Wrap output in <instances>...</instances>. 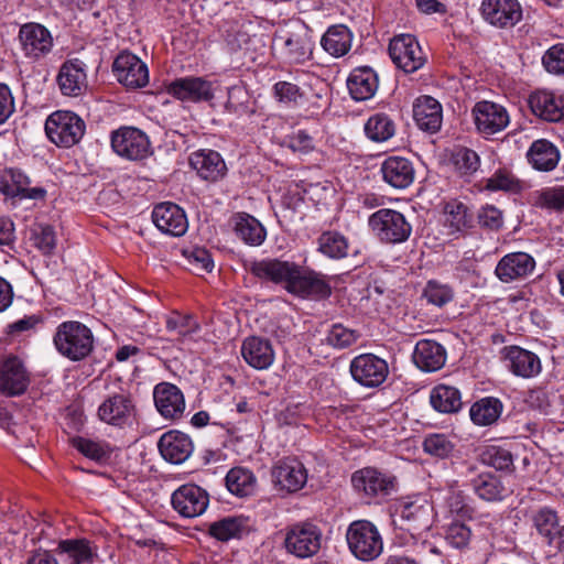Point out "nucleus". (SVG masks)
Here are the masks:
<instances>
[{
  "mask_svg": "<svg viewBox=\"0 0 564 564\" xmlns=\"http://www.w3.org/2000/svg\"><path fill=\"white\" fill-rule=\"evenodd\" d=\"M72 445L82 455L98 464L107 463L112 453V448L106 441L86 436H76L72 438Z\"/></svg>",
  "mask_w": 564,
  "mask_h": 564,
  "instance_id": "40",
  "label": "nucleus"
},
{
  "mask_svg": "<svg viewBox=\"0 0 564 564\" xmlns=\"http://www.w3.org/2000/svg\"><path fill=\"white\" fill-rule=\"evenodd\" d=\"M350 552L361 561H372L383 551V540L378 528L368 520L351 522L346 531Z\"/></svg>",
  "mask_w": 564,
  "mask_h": 564,
  "instance_id": "2",
  "label": "nucleus"
},
{
  "mask_svg": "<svg viewBox=\"0 0 564 564\" xmlns=\"http://www.w3.org/2000/svg\"><path fill=\"white\" fill-rule=\"evenodd\" d=\"M45 132L56 145L69 148L78 143L83 138L85 122L75 112L59 109L47 118Z\"/></svg>",
  "mask_w": 564,
  "mask_h": 564,
  "instance_id": "4",
  "label": "nucleus"
},
{
  "mask_svg": "<svg viewBox=\"0 0 564 564\" xmlns=\"http://www.w3.org/2000/svg\"><path fill=\"white\" fill-rule=\"evenodd\" d=\"M57 351L73 361L86 358L93 350L91 330L80 322L67 321L59 324L53 338Z\"/></svg>",
  "mask_w": 564,
  "mask_h": 564,
  "instance_id": "1",
  "label": "nucleus"
},
{
  "mask_svg": "<svg viewBox=\"0 0 564 564\" xmlns=\"http://www.w3.org/2000/svg\"><path fill=\"white\" fill-rule=\"evenodd\" d=\"M30 383V375L23 361L17 356H7L0 362V392L7 397L24 393Z\"/></svg>",
  "mask_w": 564,
  "mask_h": 564,
  "instance_id": "14",
  "label": "nucleus"
},
{
  "mask_svg": "<svg viewBox=\"0 0 564 564\" xmlns=\"http://www.w3.org/2000/svg\"><path fill=\"white\" fill-rule=\"evenodd\" d=\"M158 448L164 460L180 465L192 456L194 442L189 435L177 430H171L161 435Z\"/></svg>",
  "mask_w": 564,
  "mask_h": 564,
  "instance_id": "17",
  "label": "nucleus"
},
{
  "mask_svg": "<svg viewBox=\"0 0 564 564\" xmlns=\"http://www.w3.org/2000/svg\"><path fill=\"white\" fill-rule=\"evenodd\" d=\"M275 485L288 492L300 490L307 481V471L304 465L295 458L280 460L272 470Z\"/></svg>",
  "mask_w": 564,
  "mask_h": 564,
  "instance_id": "24",
  "label": "nucleus"
},
{
  "mask_svg": "<svg viewBox=\"0 0 564 564\" xmlns=\"http://www.w3.org/2000/svg\"><path fill=\"white\" fill-rule=\"evenodd\" d=\"M368 225L375 236L383 243L398 245L405 242L411 234L412 226L405 216L390 208H381L370 215Z\"/></svg>",
  "mask_w": 564,
  "mask_h": 564,
  "instance_id": "3",
  "label": "nucleus"
},
{
  "mask_svg": "<svg viewBox=\"0 0 564 564\" xmlns=\"http://www.w3.org/2000/svg\"><path fill=\"white\" fill-rule=\"evenodd\" d=\"M365 132L372 141L383 142L393 137L394 123L387 115L378 113L368 119Z\"/></svg>",
  "mask_w": 564,
  "mask_h": 564,
  "instance_id": "50",
  "label": "nucleus"
},
{
  "mask_svg": "<svg viewBox=\"0 0 564 564\" xmlns=\"http://www.w3.org/2000/svg\"><path fill=\"white\" fill-rule=\"evenodd\" d=\"M477 130L486 135L503 130L510 122L506 108H473Z\"/></svg>",
  "mask_w": 564,
  "mask_h": 564,
  "instance_id": "35",
  "label": "nucleus"
},
{
  "mask_svg": "<svg viewBox=\"0 0 564 564\" xmlns=\"http://www.w3.org/2000/svg\"><path fill=\"white\" fill-rule=\"evenodd\" d=\"M383 181L397 189L408 188L414 181L415 170L413 163L402 156H389L381 163Z\"/></svg>",
  "mask_w": 564,
  "mask_h": 564,
  "instance_id": "25",
  "label": "nucleus"
},
{
  "mask_svg": "<svg viewBox=\"0 0 564 564\" xmlns=\"http://www.w3.org/2000/svg\"><path fill=\"white\" fill-rule=\"evenodd\" d=\"M560 150L546 139L533 141L527 152L528 162L540 172L553 171L560 162Z\"/></svg>",
  "mask_w": 564,
  "mask_h": 564,
  "instance_id": "31",
  "label": "nucleus"
},
{
  "mask_svg": "<svg viewBox=\"0 0 564 564\" xmlns=\"http://www.w3.org/2000/svg\"><path fill=\"white\" fill-rule=\"evenodd\" d=\"M474 492L485 501H500L506 495L501 480L491 473H482L471 479Z\"/></svg>",
  "mask_w": 564,
  "mask_h": 564,
  "instance_id": "41",
  "label": "nucleus"
},
{
  "mask_svg": "<svg viewBox=\"0 0 564 564\" xmlns=\"http://www.w3.org/2000/svg\"><path fill=\"white\" fill-rule=\"evenodd\" d=\"M274 96L282 104H299L304 101V91L290 82H278L273 86Z\"/></svg>",
  "mask_w": 564,
  "mask_h": 564,
  "instance_id": "60",
  "label": "nucleus"
},
{
  "mask_svg": "<svg viewBox=\"0 0 564 564\" xmlns=\"http://www.w3.org/2000/svg\"><path fill=\"white\" fill-rule=\"evenodd\" d=\"M423 295L429 303L442 307L452 301L453 291L445 284H441L436 281H429L424 289Z\"/></svg>",
  "mask_w": 564,
  "mask_h": 564,
  "instance_id": "59",
  "label": "nucleus"
},
{
  "mask_svg": "<svg viewBox=\"0 0 564 564\" xmlns=\"http://www.w3.org/2000/svg\"><path fill=\"white\" fill-rule=\"evenodd\" d=\"M31 240L43 254H51L56 246V236L52 226L39 224L31 230Z\"/></svg>",
  "mask_w": 564,
  "mask_h": 564,
  "instance_id": "54",
  "label": "nucleus"
},
{
  "mask_svg": "<svg viewBox=\"0 0 564 564\" xmlns=\"http://www.w3.org/2000/svg\"><path fill=\"white\" fill-rule=\"evenodd\" d=\"M188 263L196 271L212 272L214 261L208 250L205 248H194L185 252Z\"/></svg>",
  "mask_w": 564,
  "mask_h": 564,
  "instance_id": "63",
  "label": "nucleus"
},
{
  "mask_svg": "<svg viewBox=\"0 0 564 564\" xmlns=\"http://www.w3.org/2000/svg\"><path fill=\"white\" fill-rule=\"evenodd\" d=\"M208 531L219 541L238 539L247 531V520L242 517H227L213 522Z\"/></svg>",
  "mask_w": 564,
  "mask_h": 564,
  "instance_id": "45",
  "label": "nucleus"
},
{
  "mask_svg": "<svg viewBox=\"0 0 564 564\" xmlns=\"http://www.w3.org/2000/svg\"><path fill=\"white\" fill-rule=\"evenodd\" d=\"M217 86L204 77L187 76L173 80L167 86V93L181 101L209 102Z\"/></svg>",
  "mask_w": 564,
  "mask_h": 564,
  "instance_id": "12",
  "label": "nucleus"
},
{
  "mask_svg": "<svg viewBox=\"0 0 564 564\" xmlns=\"http://www.w3.org/2000/svg\"><path fill=\"white\" fill-rule=\"evenodd\" d=\"M485 189L490 192L519 193L522 189L520 180L507 169H498L485 181Z\"/></svg>",
  "mask_w": 564,
  "mask_h": 564,
  "instance_id": "49",
  "label": "nucleus"
},
{
  "mask_svg": "<svg viewBox=\"0 0 564 564\" xmlns=\"http://www.w3.org/2000/svg\"><path fill=\"white\" fill-rule=\"evenodd\" d=\"M293 264L294 262L281 261L279 259H262L251 262L249 271L262 281L274 284L283 283L285 286L289 283Z\"/></svg>",
  "mask_w": 564,
  "mask_h": 564,
  "instance_id": "29",
  "label": "nucleus"
},
{
  "mask_svg": "<svg viewBox=\"0 0 564 564\" xmlns=\"http://www.w3.org/2000/svg\"><path fill=\"white\" fill-rule=\"evenodd\" d=\"M539 203L542 207L555 210L564 209V186L544 189L539 196Z\"/></svg>",
  "mask_w": 564,
  "mask_h": 564,
  "instance_id": "64",
  "label": "nucleus"
},
{
  "mask_svg": "<svg viewBox=\"0 0 564 564\" xmlns=\"http://www.w3.org/2000/svg\"><path fill=\"white\" fill-rule=\"evenodd\" d=\"M189 165L206 181L215 182L226 172V164L220 154L213 150H199L189 156Z\"/></svg>",
  "mask_w": 564,
  "mask_h": 564,
  "instance_id": "30",
  "label": "nucleus"
},
{
  "mask_svg": "<svg viewBox=\"0 0 564 564\" xmlns=\"http://www.w3.org/2000/svg\"><path fill=\"white\" fill-rule=\"evenodd\" d=\"M542 64L550 74L564 76V43L551 46L544 53Z\"/></svg>",
  "mask_w": 564,
  "mask_h": 564,
  "instance_id": "58",
  "label": "nucleus"
},
{
  "mask_svg": "<svg viewBox=\"0 0 564 564\" xmlns=\"http://www.w3.org/2000/svg\"><path fill=\"white\" fill-rule=\"evenodd\" d=\"M503 361L510 372L524 379L534 378L542 370L539 356L519 346L505 347Z\"/></svg>",
  "mask_w": 564,
  "mask_h": 564,
  "instance_id": "21",
  "label": "nucleus"
},
{
  "mask_svg": "<svg viewBox=\"0 0 564 564\" xmlns=\"http://www.w3.org/2000/svg\"><path fill=\"white\" fill-rule=\"evenodd\" d=\"M393 523L410 535H422L432 527L433 508L425 499L402 502L395 509Z\"/></svg>",
  "mask_w": 564,
  "mask_h": 564,
  "instance_id": "6",
  "label": "nucleus"
},
{
  "mask_svg": "<svg viewBox=\"0 0 564 564\" xmlns=\"http://www.w3.org/2000/svg\"><path fill=\"white\" fill-rule=\"evenodd\" d=\"M480 12L485 21L501 29L514 26L522 19L518 0H482Z\"/></svg>",
  "mask_w": 564,
  "mask_h": 564,
  "instance_id": "16",
  "label": "nucleus"
},
{
  "mask_svg": "<svg viewBox=\"0 0 564 564\" xmlns=\"http://www.w3.org/2000/svg\"><path fill=\"white\" fill-rule=\"evenodd\" d=\"M358 334L350 328L345 327L341 324H334L327 335L326 343L337 349H344L356 343Z\"/></svg>",
  "mask_w": 564,
  "mask_h": 564,
  "instance_id": "55",
  "label": "nucleus"
},
{
  "mask_svg": "<svg viewBox=\"0 0 564 564\" xmlns=\"http://www.w3.org/2000/svg\"><path fill=\"white\" fill-rule=\"evenodd\" d=\"M451 161L456 172L462 176H470L480 167V158L478 153L466 147H455Z\"/></svg>",
  "mask_w": 564,
  "mask_h": 564,
  "instance_id": "47",
  "label": "nucleus"
},
{
  "mask_svg": "<svg viewBox=\"0 0 564 564\" xmlns=\"http://www.w3.org/2000/svg\"><path fill=\"white\" fill-rule=\"evenodd\" d=\"M413 361L422 371L434 372L445 365L446 350L435 340L421 339L415 345Z\"/></svg>",
  "mask_w": 564,
  "mask_h": 564,
  "instance_id": "27",
  "label": "nucleus"
},
{
  "mask_svg": "<svg viewBox=\"0 0 564 564\" xmlns=\"http://www.w3.org/2000/svg\"><path fill=\"white\" fill-rule=\"evenodd\" d=\"M351 484L356 491L369 498L387 496L393 489V478L372 467L355 471L351 476Z\"/></svg>",
  "mask_w": 564,
  "mask_h": 564,
  "instance_id": "20",
  "label": "nucleus"
},
{
  "mask_svg": "<svg viewBox=\"0 0 564 564\" xmlns=\"http://www.w3.org/2000/svg\"><path fill=\"white\" fill-rule=\"evenodd\" d=\"M155 408L167 420L182 417L185 411V400L182 391L172 383H159L153 391Z\"/></svg>",
  "mask_w": 564,
  "mask_h": 564,
  "instance_id": "23",
  "label": "nucleus"
},
{
  "mask_svg": "<svg viewBox=\"0 0 564 564\" xmlns=\"http://www.w3.org/2000/svg\"><path fill=\"white\" fill-rule=\"evenodd\" d=\"M112 72L117 80L128 88H141L149 83L147 64L128 52H122L116 57Z\"/></svg>",
  "mask_w": 564,
  "mask_h": 564,
  "instance_id": "13",
  "label": "nucleus"
},
{
  "mask_svg": "<svg viewBox=\"0 0 564 564\" xmlns=\"http://www.w3.org/2000/svg\"><path fill=\"white\" fill-rule=\"evenodd\" d=\"M443 108H413V118L417 128L427 133L437 132L443 122Z\"/></svg>",
  "mask_w": 564,
  "mask_h": 564,
  "instance_id": "52",
  "label": "nucleus"
},
{
  "mask_svg": "<svg viewBox=\"0 0 564 564\" xmlns=\"http://www.w3.org/2000/svg\"><path fill=\"white\" fill-rule=\"evenodd\" d=\"M176 512L184 518H195L203 514L209 503V496L199 486L187 484L177 488L171 498Z\"/></svg>",
  "mask_w": 564,
  "mask_h": 564,
  "instance_id": "15",
  "label": "nucleus"
},
{
  "mask_svg": "<svg viewBox=\"0 0 564 564\" xmlns=\"http://www.w3.org/2000/svg\"><path fill=\"white\" fill-rule=\"evenodd\" d=\"M502 411V403L496 398H484L475 402L469 411L471 421L481 426L495 423Z\"/></svg>",
  "mask_w": 564,
  "mask_h": 564,
  "instance_id": "44",
  "label": "nucleus"
},
{
  "mask_svg": "<svg viewBox=\"0 0 564 564\" xmlns=\"http://www.w3.org/2000/svg\"><path fill=\"white\" fill-rule=\"evenodd\" d=\"M285 290L303 299H326L332 293V288L324 275L313 270L304 269L296 263L293 264Z\"/></svg>",
  "mask_w": 564,
  "mask_h": 564,
  "instance_id": "7",
  "label": "nucleus"
},
{
  "mask_svg": "<svg viewBox=\"0 0 564 564\" xmlns=\"http://www.w3.org/2000/svg\"><path fill=\"white\" fill-rule=\"evenodd\" d=\"M99 419L110 425L123 427L132 424L135 404L129 392L121 391L106 398L98 408Z\"/></svg>",
  "mask_w": 564,
  "mask_h": 564,
  "instance_id": "10",
  "label": "nucleus"
},
{
  "mask_svg": "<svg viewBox=\"0 0 564 564\" xmlns=\"http://www.w3.org/2000/svg\"><path fill=\"white\" fill-rule=\"evenodd\" d=\"M535 269V260L527 252H512L503 256L496 269L495 274L503 283L525 279Z\"/></svg>",
  "mask_w": 564,
  "mask_h": 564,
  "instance_id": "22",
  "label": "nucleus"
},
{
  "mask_svg": "<svg viewBox=\"0 0 564 564\" xmlns=\"http://www.w3.org/2000/svg\"><path fill=\"white\" fill-rule=\"evenodd\" d=\"M288 57L294 63H302L312 55L313 43L306 28L300 26L290 32L284 40Z\"/></svg>",
  "mask_w": 564,
  "mask_h": 564,
  "instance_id": "38",
  "label": "nucleus"
},
{
  "mask_svg": "<svg viewBox=\"0 0 564 564\" xmlns=\"http://www.w3.org/2000/svg\"><path fill=\"white\" fill-rule=\"evenodd\" d=\"M349 370L354 380L367 388L381 386L389 373L387 361L373 354H361L355 357Z\"/></svg>",
  "mask_w": 564,
  "mask_h": 564,
  "instance_id": "9",
  "label": "nucleus"
},
{
  "mask_svg": "<svg viewBox=\"0 0 564 564\" xmlns=\"http://www.w3.org/2000/svg\"><path fill=\"white\" fill-rule=\"evenodd\" d=\"M478 224L481 228L498 231L503 226V214L494 205L481 207L477 214Z\"/></svg>",
  "mask_w": 564,
  "mask_h": 564,
  "instance_id": "61",
  "label": "nucleus"
},
{
  "mask_svg": "<svg viewBox=\"0 0 564 564\" xmlns=\"http://www.w3.org/2000/svg\"><path fill=\"white\" fill-rule=\"evenodd\" d=\"M231 221L236 236L246 245H262L267 237V232L258 219L249 214L238 213L232 217Z\"/></svg>",
  "mask_w": 564,
  "mask_h": 564,
  "instance_id": "36",
  "label": "nucleus"
},
{
  "mask_svg": "<svg viewBox=\"0 0 564 564\" xmlns=\"http://www.w3.org/2000/svg\"><path fill=\"white\" fill-rule=\"evenodd\" d=\"M445 224L451 228V232L463 231L470 227L471 216L468 208L460 202L453 200L445 205Z\"/></svg>",
  "mask_w": 564,
  "mask_h": 564,
  "instance_id": "48",
  "label": "nucleus"
},
{
  "mask_svg": "<svg viewBox=\"0 0 564 564\" xmlns=\"http://www.w3.org/2000/svg\"><path fill=\"white\" fill-rule=\"evenodd\" d=\"M152 220L160 231L173 237L183 236L188 228L185 212L178 205L170 202L154 207Z\"/></svg>",
  "mask_w": 564,
  "mask_h": 564,
  "instance_id": "18",
  "label": "nucleus"
},
{
  "mask_svg": "<svg viewBox=\"0 0 564 564\" xmlns=\"http://www.w3.org/2000/svg\"><path fill=\"white\" fill-rule=\"evenodd\" d=\"M31 181L20 170L10 169L2 177L1 188L7 196H19L20 198H29L42 200L46 196V189L41 186L30 187Z\"/></svg>",
  "mask_w": 564,
  "mask_h": 564,
  "instance_id": "26",
  "label": "nucleus"
},
{
  "mask_svg": "<svg viewBox=\"0 0 564 564\" xmlns=\"http://www.w3.org/2000/svg\"><path fill=\"white\" fill-rule=\"evenodd\" d=\"M318 251L330 259H343L348 253V240L338 231H325L318 239Z\"/></svg>",
  "mask_w": 564,
  "mask_h": 564,
  "instance_id": "46",
  "label": "nucleus"
},
{
  "mask_svg": "<svg viewBox=\"0 0 564 564\" xmlns=\"http://www.w3.org/2000/svg\"><path fill=\"white\" fill-rule=\"evenodd\" d=\"M166 328L177 332L181 337H187L196 333L199 325L191 315H177L166 321Z\"/></svg>",
  "mask_w": 564,
  "mask_h": 564,
  "instance_id": "62",
  "label": "nucleus"
},
{
  "mask_svg": "<svg viewBox=\"0 0 564 564\" xmlns=\"http://www.w3.org/2000/svg\"><path fill=\"white\" fill-rule=\"evenodd\" d=\"M531 521L538 534L544 540L547 545L553 541V536L561 527L558 523L557 512L550 507H541L532 512Z\"/></svg>",
  "mask_w": 564,
  "mask_h": 564,
  "instance_id": "43",
  "label": "nucleus"
},
{
  "mask_svg": "<svg viewBox=\"0 0 564 564\" xmlns=\"http://www.w3.org/2000/svg\"><path fill=\"white\" fill-rule=\"evenodd\" d=\"M481 459L488 466L494 467L497 470L511 471L513 468V457L510 451L499 447L489 446L481 455Z\"/></svg>",
  "mask_w": 564,
  "mask_h": 564,
  "instance_id": "53",
  "label": "nucleus"
},
{
  "mask_svg": "<svg viewBox=\"0 0 564 564\" xmlns=\"http://www.w3.org/2000/svg\"><path fill=\"white\" fill-rule=\"evenodd\" d=\"M85 63L78 58L63 64L58 74V85L64 95L76 96L86 85Z\"/></svg>",
  "mask_w": 564,
  "mask_h": 564,
  "instance_id": "34",
  "label": "nucleus"
},
{
  "mask_svg": "<svg viewBox=\"0 0 564 564\" xmlns=\"http://www.w3.org/2000/svg\"><path fill=\"white\" fill-rule=\"evenodd\" d=\"M57 552L65 564H94L97 557V549L86 539L62 540Z\"/></svg>",
  "mask_w": 564,
  "mask_h": 564,
  "instance_id": "32",
  "label": "nucleus"
},
{
  "mask_svg": "<svg viewBox=\"0 0 564 564\" xmlns=\"http://www.w3.org/2000/svg\"><path fill=\"white\" fill-rule=\"evenodd\" d=\"M241 355L246 362L254 369H267L274 360V352L270 341L254 336L243 340Z\"/></svg>",
  "mask_w": 564,
  "mask_h": 564,
  "instance_id": "33",
  "label": "nucleus"
},
{
  "mask_svg": "<svg viewBox=\"0 0 564 564\" xmlns=\"http://www.w3.org/2000/svg\"><path fill=\"white\" fill-rule=\"evenodd\" d=\"M226 486L231 494L248 497L256 491L257 478L249 469L235 467L226 476Z\"/></svg>",
  "mask_w": 564,
  "mask_h": 564,
  "instance_id": "42",
  "label": "nucleus"
},
{
  "mask_svg": "<svg viewBox=\"0 0 564 564\" xmlns=\"http://www.w3.org/2000/svg\"><path fill=\"white\" fill-rule=\"evenodd\" d=\"M19 41L25 56L37 59L46 55L53 46L50 31L39 23H26L20 28Z\"/></svg>",
  "mask_w": 564,
  "mask_h": 564,
  "instance_id": "19",
  "label": "nucleus"
},
{
  "mask_svg": "<svg viewBox=\"0 0 564 564\" xmlns=\"http://www.w3.org/2000/svg\"><path fill=\"white\" fill-rule=\"evenodd\" d=\"M389 55L395 66L404 73H414L426 62L417 40L411 34L394 36L389 44Z\"/></svg>",
  "mask_w": 564,
  "mask_h": 564,
  "instance_id": "8",
  "label": "nucleus"
},
{
  "mask_svg": "<svg viewBox=\"0 0 564 564\" xmlns=\"http://www.w3.org/2000/svg\"><path fill=\"white\" fill-rule=\"evenodd\" d=\"M352 34L345 25H333L322 36L321 45L334 57L346 55L351 48Z\"/></svg>",
  "mask_w": 564,
  "mask_h": 564,
  "instance_id": "37",
  "label": "nucleus"
},
{
  "mask_svg": "<svg viewBox=\"0 0 564 564\" xmlns=\"http://www.w3.org/2000/svg\"><path fill=\"white\" fill-rule=\"evenodd\" d=\"M412 547L413 553L417 556L421 562H429L433 556H440L441 551L435 543L429 541L426 538L419 534L410 535V541L408 542Z\"/></svg>",
  "mask_w": 564,
  "mask_h": 564,
  "instance_id": "57",
  "label": "nucleus"
},
{
  "mask_svg": "<svg viewBox=\"0 0 564 564\" xmlns=\"http://www.w3.org/2000/svg\"><path fill=\"white\" fill-rule=\"evenodd\" d=\"M347 87L354 100L366 101L378 89V75L369 66L356 67L347 79Z\"/></svg>",
  "mask_w": 564,
  "mask_h": 564,
  "instance_id": "28",
  "label": "nucleus"
},
{
  "mask_svg": "<svg viewBox=\"0 0 564 564\" xmlns=\"http://www.w3.org/2000/svg\"><path fill=\"white\" fill-rule=\"evenodd\" d=\"M425 453L438 457L447 458L455 449V442L448 435L441 433L429 434L423 441Z\"/></svg>",
  "mask_w": 564,
  "mask_h": 564,
  "instance_id": "51",
  "label": "nucleus"
},
{
  "mask_svg": "<svg viewBox=\"0 0 564 564\" xmlns=\"http://www.w3.org/2000/svg\"><path fill=\"white\" fill-rule=\"evenodd\" d=\"M433 409L441 413H456L462 408V395L457 388L447 384H437L430 394Z\"/></svg>",
  "mask_w": 564,
  "mask_h": 564,
  "instance_id": "39",
  "label": "nucleus"
},
{
  "mask_svg": "<svg viewBox=\"0 0 564 564\" xmlns=\"http://www.w3.org/2000/svg\"><path fill=\"white\" fill-rule=\"evenodd\" d=\"M284 547L299 558L314 556L321 549L322 530L312 522L294 523L285 529Z\"/></svg>",
  "mask_w": 564,
  "mask_h": 564,
  "instance_id": "5",
  "label": "nucleus"
},
{
  "mask_svg": "<svg viewBox=\"0 0 564 564\" xmlns=\"http://www.w3.org/2000/svg\"><path fill=\"white\" fill-rule=\"evenodd\" d=\"M111 147L118 155L132 161L142 160L150 153V141L145 133L131 127L113 132Z\"/></svg>",
  "mask_w": 564,
  "mask_h": 564,
  "instance_id": "11",
  "label": "nucleus"
},
{
  "mask_svg": "<svg viewBox=\"0 0 564 564\" xmlns=\"http://www.w3.org/2000/svg\"><path fill=\"white\" fill-rule=\"evenodd\" d=\"M473 533L470 528L463 522L451 523L445 532V540L455 549H466L471 540Z\"/></svg>",
  "mask_w": 564,
  "mask_h": 564,
  "instance_id": "56",
  "label": "nucleus"
}]
</instances>
